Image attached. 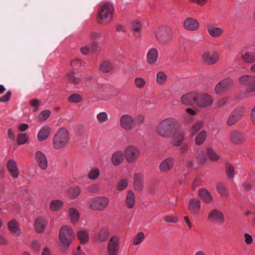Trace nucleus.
<instances>
[{"mask_svg":"<svg viewBox=\"0 0 255 255\" xmlns=\"http://www.w3.org/2000/svg\"><path fill=\"white\" fill-rule=\"evenodd\" d=\"M179 122L173 117H168L161 120L156 127V132L159 136L169 137L173 131L178 129Z\"/></svg>","mask_w":255,"mask_h":255,"instance_id":"nucleus-1","label":"nucleus"},{"mask_svg":"<svg viewBox=\"0 0 255 255\" xmlns=\"http://www.w3.org/2000/svg\"><path fill=\"white\" fill-rule=\"evenodd\" d=\"M75 237V234L72 229L69 226L61 227L59 232V247L62 252H66Z\"/></svg>","mask_w":255,"mask_h":255,"instance_id":"nucleus-2","label":"nucleus"},{"mask_svg":"<svg viewBox=\"0 0 255 255\" xmlns=\"http://www.w3.org/2000/svg\"><path fill=\"white\" fill-rule=\"evenodd\" d=\"M69 132L65 128H61L54 135L52 139L54 149H60L64 148L69 142Z\"/></svg>","mask_w":255,"mask_h":255,"instance_id":"nucleus-3","label":"nucleus"},{"mask_svg":"<svg viewBox=\"0 0 255 255\" xmlns=\"http://www.w3.org/2000/svg\"><path fill=\"white\" fill-rule=\"evenodd\" d=\"M114 8L109 3L103 4L98 11V21L100 23H109L113 19Z\"/></svg>","mask_w":255,"mask_h":255,"instance_id":"nucleus-4","label":"nucleus"},{"mask_svg":"<svg viewBox=\"0 0 255 255\" xmlns=\"http://www.w3.org/2000/svg\"><path fill=\"white\" fill-rule=\"evenodd\" d=\"M109 199L105 196H98L91 199L88 203L89 208L94 211H103L109 204Z\"/></svg>","mask_w":255,"mask_h":255,"instance_id":"nucleus-5","label":"nucleus"},{"mask_svg":"<svg viewBox=\"0 0 255 255\" xmlns=\"http://www.w3.org/2000/svg\"><path fill=\"white\" fill-rule=\"evenodd\" d=\"M119 125L125 132L131 131L135 126V119L130 114H123L119 118Z\"/></svg>","mask_w":255,"mask_h":255,"instance_id":"nucleus-6","label":"nucleus"},{"mask_svg":"<svg viewBox=\"0 0 255 255\" xmlns=\"http://www.w3.org/2000/svg\"><path fill=\"white\" fill-rule=\"evenodd\" d=\"M202 56L203 61L209 65L216 64L220 59V54L216 50H205Z\"/></svg>","mask_w":255,"mask_h":255,"instance_id":"nucleus-7","label":"nucleus"},{"mask_svg":"<svg viewBox=\"0 0 255 255\" xmlns=\"http://www.w3.org/2000/svg\"><path fill=\"white\" fill-rule=\"evenodd\" d=\"M195 105L199 108H205L211 106L213 103L212 97L208 94H200L197 92Z\"/></svg>","mask_w":255,"mask_h":255,"instance_id":"nucleus-8","label":"nucleus"},{"mask_svg":"<svg viewBox=\"0 0 255 255\" xmlns=\"http://www.w3.org/2000/svg\"><path fill=\"white\" fill-rule=\"evenodd\" d=\"M207 220L214 224H222L225 222V218L221 211L217 209H213L208 213Z\"/></svg>","mask_w":255,"mask_h":255,"instance_id":"nucleus-9","label":"nucleus"},{"mask_svg":"<svg viewBox=\"0 0 255 255\" xmlns=\"http://www.w3.org/2000/svg\"><path fill=\"white\" fill-rule=\"evenodd\" d=\"M125 155L127 161L129 163L135 161L140 155L139 149L134 145H129L125 150Z\"/></svg>","mask_w":255,"mask_h":255,"instance_id":"nucleus-10","label":"nucleus"},{"mask_svg":"<svg viewBox=\"0 0 255 255\" xmlns=\"http://www.w3.org/2000/svg\"><path fill=\"white\" fill-rule=\"evenodd\" d=\"M120 238L117 236H112L110 239L107 246L108 255H118L120 249Z\"/></svg>","mask_w":255,"mask_h":255,"instance_id":"nucleus-11","label":"nucleus"},{"mask_svg":"<svg viewBox=\"0 0 255 255\" xmlns=\"http://www.w3.org/2000/svg\"><path fill=\"white\" fill-rule=\"evenodd\" d=\"M245 109L243 107H239L235 109L230 115L227 120V125L232 126L235 124L245 115Z\"/></svg>","mask_w":255,"mask_h":255,"instance_id":"nucleus-12","label":"nucleus"},{"mask_svg":"<svg viewBox=\"0 0 255 255\" xmlns=\"http://www.w3.org/2000/svg\"><path fill=\"white\" fill-rule=\"evenodd\" d=\"M155 36L160 43L166 44L170 41L172 33L169 30L158 29L156 31Z\"/></svg>","mask_w":255,"mask_h":255,"instance_id":"nucleus-13","label":"nucleus"},{"mask_svg":"<svg viewBox=\"0 0 255 255\" xmlns=\"http://www.w3.org/2000/svg\"><path fill=\"white\" fill-rule=\"evenodd\" d=\"M233 80L227 78L221 80L215 87V91L216 94H221L229 90L233 85Z\"/></svg>","mask_w":255,"mask_h":255,"instance_id":"nucleus-14","label":"nucleus"},{"mask_svg":"<svg viewBox=\"0 0 255 255\" xmlns=\"http://www.w3.org/2000/svg\"><path fill=\"white\" fill-rule=\"evenodd\" d=\"M206 30L208 34L214 38L221 36L224 32L223 29L221 27L218 26L212 22L207 24Z\"/></svg>","mask_w":255,"mask_h":255,"instance_id":"nucleus-15","label":"nucleus"},{"mask_svg":"<svg viewBox=\"0 0 255 255\" xmlns=\"http://www.w3.org/2000/svg\"><path fill=\"white\" fill-rule=\"evenodd\" d=\"M35 159L38 167L42 170H45L48 167V159L45 154L40 150H37L35 153Z\"/></svg>","mask_w":255,"mask_h":255,"instance_id":"nucleus-16","label":"nucleus"},{"mask_svg":"<svg viewBox=\"0 0 255 255\" xmlns=\"http://www.w3.org/2000/svg\"><path fill=\"white\" fill-rule=\"evenodd\" d=\"M197 92H190L183 95L180 98L181 103L186 106L195 105L197 99Z\"/></svg>","mask_w":255,"mask_h":255,"instance_id":"nucleus-17","label":"nucleus"},{"mask_svg":"<svg viewBox=\"0 0 255 255\" xmlns=\"http://www.w3.org/2000/svg\"><path fill=\"white\" fill-rule=\"evenodd\" d=\"M110 237V229L108 226L101 227L95 235V240L100 242H106Z\"/></svg>","mask_w":255,"mask_h":255,"instance_id":"nucleus-18","label":"nucleus"},{"mask_svg":"<svg viewBox=\"0 0 255 255\" xmlns=\"http://www.w3.org/2000/svg\"><path fill=\"white\" fill-rule=\"evenodd\" d=\"M6 167L11 176L14 179H17L19 172L16 161L12 159H9L6 163Z\"/></svg>","mask_w":255,"mask_h":255,"instance_id":"nucleus-19","label":"nucleus"},{"mask_svg":"<svg viewBox=\"0 0 255 255\" xmlns=\"http://www.w3.org/2000/svg\"><path fill=\"white\" fill-rule=\"evenodd\" d=\"M230 139L231 141L236 144L244 143L247 140L246 136L241 132L234 130L231 132Z\"/></svg>","mask_w":255,"mask_h":255,"instance_id":"nucleus-20","label":"nucleus"},{"mask_svg":"<svg viewBox=\"0 0 255 255\" xmlns=\"http://www.w3.org/2000/svg\"><path fill=\"white\" fill-rule=\"evenodd\" d=\"M183 27L188 31H196L199 28L200 24L197 19L192 17H188L183 22Z\"/></svg>","mask_w":255,"mask_h":255,"instance_id":"nucleus-21","label":"nucleus"},{"mask_svg":"<svg viewBox=\"0 0 255 255\" xmlns=\"http://www.w3.org/2000/svg\"><path fill=\"white\" fill-rule=\"evenodd\" d=\"M158 58V51L155 47H151L147 51L146 53V61L150 65L156 63Z\"/></svg>","mask_w":255,"mask_h":255,"instance_id":"nucleus-22","label":"nucleus"},{"mask_svg":"<svg viewBox=\"0 0 255 255\" xmlns=\"http://www.w3.org/2000/svg\"><path fill=\"white\" fill-rule=\"evenodd\" d=\"M201 208V203L199 199L192 198L190 200L188 204V209L192 214L198 215Z\"/></svg>","mask_w":255,"mask_h":255,"instance_id":"nucleus-23","label":"nucleus"},{"mask_svg":"<svg viewBox=\"0 0 255 255\" xmlns=\"http://www.w3.org/2000/svg\"><path fill=\"white\" fill-rule=\"evenodd\" d=\"M51 128L49 126H42L38 132L37 138L39 142L46 140L51 134Z\"/></svg>","mask_w":255,"mask_h":255,"instance_id":"nucleus-24","label":"nucleus"},{"mask_svg":"<svg viewBox=\"0 0 255 255\" xmlns=\"http://www.w3.org/2000/svg\"><path fill=\"white\" fill-rule=\"evenodd\" d=\"M174 164V159L172 157H168L163 160L159 165V170L163 172L170 171Z\"/></svg>","mask_w":255,"mask_h":255,"instance_id":"nucleus-25","label":"nucleus"},{"mask_svg":"<svg viewBox=\"0 0 255 255\" xmlns=\"http://www.w3.org/2000/svg\"><path fill=\"white\" fill-rule=\"evenodd\" d=\"M198 196L202 201L206 204H210L213 200L212 195L205 188H200L199 189Z\"/></svg>","mask_w":255,"mask_h":255,"instance_id":"nucleus-26","label":"nucleus"},{"mask_svg":"<svg viewBox=\"0 0 255 255\" xmlns=\"http://www.w3.org/2000/svg\"><path fill=\"white\" fill-rule=\"evenodd\" d=\"M133 188L135 190L140 191L143 188V175L139 173L134 174L133 181Z\"/></svg>","mask_w":255,"mask_h":255,"instance_id":"nucleus-27","label":"nucleus"},{"mask_svg":"<svg viewBox=\"0 0 255 255\" xmlns=\"http://www.w3.org/2000/svg\"><path fill=\"white\" fill-rule=\"evenodd\" d=\"M173 132L174 134L172 139V144L174 146H179L184 140V134L182 131H178L177 129Z\"/></svg>","mask_w":255,"mask_h":255,"instance_id":"nucleus-28","label":"nucleus"},{"mask_svg":"<svg viewBox=\"0 0 255 255\" xmlns=\"http://www.w3.org/2000/svg\"><path fill=\"white\" fill-rule=\"evenodd\" d=\"M135 202V196L133 191H128L125 199V205L128 209H130L134 207Z\"/></svg>","mask_w":255,"mask_h":255,"instance_id":"nucleus-29","label":"nucleus"},{"mask_svg":"<svg viewBox=\"0 0 255 255\" xmlns=\"http://www.w3.org/2000/svg\"><path fill=\"white\" fill-rule=\"evenodd\" d=\"M8 230L16 235L19 236L21 234V231L17 221L13 219L7 223Z\"/></svg>","mask_w":255,"mask_h":255,"instance_id":"nucleus-30","label":"nucleus"},{"mask_svg":"<svg viewBox=\"0 0 255 255\" xmlns=\"http://www.w3.org/2000/svg\"><path fill=\"white\" fill-rule=\"evenodd\" d=\"M46 226L47 222L46 220L42 217L37 218L35 221L34 226L36 231L38 233L43 232Z\"/></svg>","mask_w":255,"mask_h":255,"instance_id":"nucleus-31","label":"nucleus"},{"mask_svg":"<svg viewBox=\"0 0 255 255\" xmlns=\"http://www.w3.org/2000/svg\"><path fill=\"white\" fill-rule=\"evenodd\" d=\"M242 59L246 63H254L255 62V53L250 50H247L242 55Z\"/></svg>","mask_w":255,"mask_h":255,"instance_id":"nucleus-32","label":"nucleus"},{"mask_svg":"<svg viewBox=\"0 0 255 255\" xmlns=\"http://www.w3.org/2000/svg\"><path fill=\"white\" fill-rule=\"evenodd\" d=\"M124 160V153L121 151L115 152L112 157V161L114 165H119Z\"/></svg>","mask_w":255,"mask_h":255,"instance_id":"nucleus-33","label":"nucleus"},{"mask_svg":"<svg viewBox=\"0 0 255 255\" xmlns=\"http://www.w3.org/2000/svg\"><path fill=\"white\" fill-rule=\"evenodd\" d=\"M65 78L74 84H79L81 81V78L77 76L73 71L68 72L65 75Z\"/></svg>","mask_w":255,"mask_h":255,"instance_id":"nucleus-34","label":"nucleus"},{"mask_svg":"<svg viewBox=\"0 0 255 255\" xmlns=\"http://www.w3.org/2000/svg\"><path fill=\"white\" fill-rule=\"evenodd\" d=\"M69 217L72 223L77 224L79 220V213L77 209L74 208L69 209Z\"/></svg>","mask_w":255,"mask_h":255,"instance_id":"nucleus-35","label":"nucleus"},{"mask_svg":"<svg viewBox=\"0 0 255 255\" xmlns=\"http://www.w3.org/2000/svg\"><path fill=\"white\" fill-rule=\"evenodd\" d=\"M63 206V203L60 200H53L50 203V209L52 211H59Z\"/></svg>","mask_w":255,"mask_h":255,"instance_id":"nucleus-36","label":"nucleus"},{"mask_svg":"<svg viewBox=\"0 0 255 255\" xmlns=\"http://www.w3.org/2000/svg\"><path fill=\"white\" fill-rule=\"evenodd\" d=\"M77 237L81 244H85L88 243L89 240V235L84 230H80L77 233Z\"/></svg>","mask_w":255,"mask_h":255,"instance_id":"nucleus-37","label":"nucleus"},{"mask_svg":"<svg viewBox=\"0 0 255 255\" xmlns=\"http://www.w3.org/2000/svg\"><path fill=\"white\" fill-rule=\"evenodd\" d=\"M167 80V76L165 72L159 71L157 73L156 75V81L158 85H162L164 84Z\"/></svg>","mask_w":255,"mask_h":255,"instance_id":"nucleus-38","label":"nucleus"},{"mask_svg":"<svg viewBox=\"0 0 255 255\" xmlns=\"http://www.w3.org/2000/svg\"><path fill=\"white\" fill-rule=\"evenodd\" d=\"M96 119L100 124H104L109 121V115L106 112H101L96 115Z\"/></svg>","mask_w":255,"mask_h":255,"instance_id":"nucleus-39","label":"nucleus"},{"mask_svg":"<svg viewBox=\"0 0 255 255\" xmlns=\"http://www.w3.org/2000/svg\"><path fill=\"white\" fill-rule=\"evenodd\" d=\"M113 66L108 61H104L100 65L99 69L103 73H109L113 70Z\"/></svg>","mask_w":255,"mask_h":255,"instance_id":"nucleus-40","label":"nucleus"},{"mask_svg":"<svg viewBox=\"0 0 255 255\" xmlns=\"http://www.w3.org/2000/svg\"><path fill=\"white\" fill-rule=\"evenodd\" d=\"M254 76L251 75H245L239 78V82L242 85L248 86L253 79Z\"/></svg>","mask_w":255,"mask_h":255,"instance_id":"nucleus-41","label":"nucleus"},{"mask_svg":"<svg viewBox=\"0 0 255 255\" xmlns=\"http://www.w3.org/2000/svg\"><path fill=\"white\" fill-rule=\"evenodd\" d=\"M216 189L218 193L224 197H227L228 192L225 186L221 183H218L216 185Z\"/></svg>","mask_w":255,"mask_h":255,"instance_id":"nucleus-42","label":"nucleus"},{"mask_svg":"<svg viewBox=\"0 0 255 255\" xmlns=\"http://www.w3.org/2000/svg\"><path fill=\"white\" fill-rule=\"evenodd\" d=\"M207 136V133L205 130L201 131L195 138V143L197 145L202 144L205 140Z\"/></svg>","mask_w":255,"mask_h":255,"instance_id":"nucleus-43","label":"nucleus"},{"mask_svg":"<svg viewBox=\"0 0 255 255\" xmlns=\"http://www.w3.org/2000/svg\"><path fill=\"white\" fill-rule=\"evenodd\" d=\"M146 84V82L143 78L136 77L134 80V84L138 89H143L145 86Z\"/></svg>","mask_w":255,"mask_h":255,"instance_id":"nucleus-44","label":"nucleus"},{"mask_svg":"<svg viewBox=\"0 0 255 255\" xmlns=\"http://www.w3.org/2000/svg\"><path fill=\"white\" fill-rule=\"evenodd\" d=\"M101 35V33L99 32H93L91 33L90 37L93 40L91 49L92 50H96L98 47V43L94 40L97 38H99Z\"/></svg>","mask_w":255,"mask_h":255,"instance_id":"nucleus-45","label":"nucleus"},{"mask_svg":"<svg viewBox=\"0 0 255 255\" xmlns=\"http://www.w3.org/2000/svg\"><path fill=\"white\" fill-rule=\"evenodd\" d=\"M207 153L212 161H217L220 158L219 155L212 148H207Z\"/></svg>","mask_w":255,"mask_h":255,"instance_id":"nucleus-46","label":"nucleus"},{"mask_svg":"<svg viewBox=\"0 0 255 255\" xmlns=\"http://www.w3.org/2000/svg\"><path fill=\"white\" fill-rule=\"evenodd\" d=\"M100 174V170L97 168H94L90 171L88 176L91 180H95L99 177Z\"/></svg>","mask_w":255,"mask_h":255,"instance_id":"nucleus-47","label":"nucleus"},{"mask_svg":"<svg viewBox=\"0 0 255 255\" xmlns=\"http://www.w3.org/2000/svg\"><path fill=\"white\" fill-rule=\"evenodd\" d=\"M145 239V235L143 232H138L135 236L133 241V244L134 246H137L140 244Z\"/></svg>","mask_w":255,"mask_h":255,"instance_id":"nucleus-48","label":"nucleus"},{"mask_svg":"<svg viewBox=\"0 0 255 255\" xmlns=\"http://www.w3.org/2000/svg\"><path fill=\"white\" fill-rule=\"evenodd\" d=\"M68 192L70 198L74 199L79 195L81 190L79 187L76 186L69 189Z\"/></svg>","mask_w":255,"mask_h":255,"instance_id":"nucleus-49","label":"nucleus"},{"mask_svg":"<svg viewBox=\"0 0 255 255\" xmlns=\"http://www.w3.org/2000/svg\"><path fill=\"white\" fill-rule=\"evenodd\" d=\"M196 156L198 161L201 164L205 163L207 160L206 156L203 151H198Z\"/></svg>","mask_w":255,"mask_h":255,"instance_id":"nucleus-50","label":"nucleus"},{"mask_svg":"<svg viewBox=\"0 0 255 255\" xmlns=\"http://www.w3.org/2000/svg\"><path fill=\"white\" fill-rule=\"evenodd\" d=\"M82 100V96L79 94H73L68 97V101L71 103H79Z\"/></svg>","mask_w":255,"mask_h":255,"instance_id":"nucleus-51","label":"nucleus"},{"mask_svg":"<svg viewBox=\"0 0 255 255\" xmlns=\"http://www.w3.org/2000/svg\"><path fill=\"white\" fill-rule=\"evenodd\" d=\"M131 27L134 33H139L141 30V23L138 20H134L131 22Z\"/></svg>","mask_w":255,"mask_h":255,"instance_id":"nucleus-52","label":"nucleus"},{"mask_svg":"<svg viewBox=\"0 0 255 255\" xmlns=\"http://www.w3.org/2000/svg\"><path fill=\"white\" fill-rule=\"evenodd\" d=\"M28 137L26 133H19L17 136V142L21 145L25 143L28 140Z\"/></svg>","mask_w":255,"mask_h":255,"instance_id":"nucleus-53","label":"nucleus"},{"mask_svg":"<svg viewBox=\"0 0 255 255\" xmlns=\"http://www.w3.org/2000/svg\"><path fill=\"white\" fill-rule=\"evenodd\" d=\"M255 92V76H254L251 82L248 86L246 90V92L247 94H250Z\"/></svg>","mask_w":255,"mask_h":255,"instance_id":"nucleus-54","label":"nucleus"},{"mask_svg":"<svg viewBox=\"0 0 255 255\" xmlns=\"http://www.w3.org/2000/svg\"><path fill=\"white\" fill-rule=\"evenodd\" d=\"M204 125V123L203 121H200L195 124L191 129L192 134H195L203 127Z\"/></svg>","mask_w":255,"mask_h":255,"instance_id":"nucleus-55","label":"nucleus"},{"mask_svg":"<svg viewBox=\"0 0 255 255\" xmlns=\"http://www.w3.org/2000/svg\"><path fill=\"white\" fill-rule=\"evenodd\" d=\"M128 186V180L126 179H122L119 183L117 189L119 191H122L125 189Z\"/></svg>","mask_w":255,"mask_h":255,"instance_id":"nucleus-56","label":"nucleus"},{"mask_svg":"<svg viewBox=\"0 0 255 255\" xmlns=\"http://www.w3.org/2000/svg\"><path fill=\"white\" fill-rule=\"evenodd\" d=\"M100 185L98 183L92 184L87 187L88 190L92 193L97 192L100 190Z\"/></svg>","mask_w":255,"mask_h":255,"instance_id":"nucleus-57","label":"nucleus"},{"mask_svg":"<svg viewBox=\"0 0 255 255\" xmlns=\"http://www.w3.org/2000/svg\"><path fill=\"white\" fill-rule=\"evenodd\" d=\"M227 99L222 98L219 100L217 102L215 103L214 106L216 109H219L225 105L227 102Z\"/></svg>","mask_w":255,"mask_h":255,"instance_id":"nucleus-58","label":"nucleus"},{"mask_svg":"<svg viewBox=\"0 0 255 255\" xmlns=\"http://www.w3.org/2000/svg\"><path fill=\"white\" fill-rule=\"evenodd\" d=\"M244 238L245 243L248 245H250L254 242L253 236L248 233H245L244 234Z\"/></svg>","mask_w":255,"mask_h":255,"instance_id":"nucleus-59","label":"nucleus"},{"mask_svg":"<svg viewBox=\"0 0 255 255\" xmlns=\"http://www.w3.org/2000/svg\"><path fill=\"white\" fill-rule=\"evenodd\" d=\"M226 172L227 176L229 178L233 179L234 176V167L231 165L227 167Z\"/></svg>","mask_w":255,"mask_h":255,"instance_id":"nucleus-60","label":"nucleus"},{"mask_svg":"<svg viewBox=\"0 0 255 255\" xmlns=\"http://www.w3.org/2000/svg\"><path fill=\"white\" fill-rule=\"evenodd\" d=\"M51 112L48 110L42 111L40 114V118L42 120H47L50 116Z\"/></svg>","mask_w":255,"mask_h":255,"instance_id":"nucleus-61","label":"nucleus"},{"mask_svg":"<svg viewBox=\"0 0 255 255\" xmlns=\"http://www.w3.org/2000/svg\"><path fill=\"white\" fill-rule=\"evenodd\" d=\"M71 65L75 69H79L82 65V62L79 59H75L71 62Z\"/></svg>","mask_w":255,"mask_h":255,"instance_id":"nucleus-62","label":"nucleus"},{"mask_svg":"<svg viewBox=\"0 0 255 255\" xmlns=\"http://www.w3.org/2000/svg\"><path fill=\"white\" fill-rule=\"evenodd\" d=\"M11 95V93L10 91H7L6 94L0 98V102H7Z\"/></svg>","mask_w":255,"mask_h":255,"instance_id":"nucleus-63","label":"nucleus"},{"mask_svg":"<svg viewBox=\"0 0 255 255\" xmlns=\"http://www.w3.org/2000/svg\"><path fill=\"white\" fill-rule=\"evenodd\" d=\"M31 248L35 251H37L40 248V245L36 240H33L31 243Z\"/></svg>","mask_w":255,"mask_h":255,"instance_id":"nucleus-64","label":"nucleus"}]
</instances>
